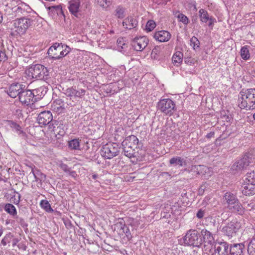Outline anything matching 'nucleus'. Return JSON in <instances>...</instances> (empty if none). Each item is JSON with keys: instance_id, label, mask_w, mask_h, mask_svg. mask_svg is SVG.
<instances>
[{"instance_id": "nucleus-37", "label": "nucleus", "mask_w": 255, "mask_h": 255, "mask_svg": "<svg viewBox=\"0 0 255 255\" xmlns=\"http://www.w3.org/2000/svg\"><path fill=\"white\" fill-rule=\"evenodd\" d=\"M241 56L245 60H249L250 58V54L247 45L242 47L240 51Z\"/></svg>"}, {"instance_id": "nucleus-55", "label": "nucleus", "mask_w": 255, "mask_h": 255, "mask_svg": "<svg viewBox=\"0 0 255 255\" xmlns=\"http://www.w3.org/2000/svg\"><path fill=\"white\" fill-rule=\"evenodd\" d=\"M16 193L18 195V196H17V198H14V201L13 202V203L17 205V204H18L20 202L21 196L19 193H18V192H16Z\"/></svg>"}, {"instance_id": "nucleus-38", "label": "nucleus", "mask_w": 255, "mask_h": 255, "mask_svg": "<svg viewBox=\"0 0 255 255\" xmlns=\"http://www.w3.org/2000/svg\"><path fill=\"white\" fill-rule=\"evenodd\" d=\"M191 230H189L186 235L182 239L180 240L181 245H184L185 246H190V240L191 239V234H190Z\"/></svg>"}, {"instance_id": "nucleus-62", "label": "nucleus", "mask_w": 255, "mask_h": 255, "mask_svg": "<svg viewBox=\"0 0 255 255\" xmlns=\"http://www.w3.org/2000/svg\"><path fill=\"white\" fill-rule=\"evenodd\" d=\"M205 188V186L204 185H202L199 188V192L201 193L204 191V189Z\"/></svg>"}, {"instance_id": "nucleus-2", "label": "nucleus", "mask_w": 255, "mask_h": 255, "mask_svg": "<svg viewBox=\"0 0 255 255\" xmlns=\"http://www.w3.org/2000/svg\"><path fill=\"white\" fill-rule=\"evenodd\" d=\"M34 22L30 16H21L16 18L11 22V29L17 34H24Z\"/></svg>"}, {"instance_id": "nucleus-46", "label": "nucleus", "mask_w": 255, "mask_h": 255, "mask_svg": "<svg viewBox=\"0 0 255 255\" xmlns=\"http://www.w3.org/2000/svg\"><path fill=\"white\" fill-rule=\"evenodd\" d=\"M200 41L195 36H192V45H193V49L195 50L199 49L200 48Z\"/></svg>"}, {"instance_id": "nucleus-7", "label": "nucleus", "mask_w": 255, "mask_h": 255, "mask_svg": "<svg viewBox=\"0 0 255 255\" xmlns=\"http://www.w3.org/2000/svg\"><path fill=\"white\" fill-rule=\"evenodd\" d=\"M14 2L11 0H5L0 5V7L4 10L5 14L11 15L15 13L14 17L19 16L25 11L21 7L14 6Z\"/></svg>"}, {"instance_id": "nucleus-61", "label": "nucleus", "mask_w": 255, "mask_h": 255, "mask_svg": "<svg viewBox=\"0 0 255 255\" xmlns=\"http://www.w3.org/2000/svg\"><path fill=\"white\" fill-rule=\"evenodd\" d=\"M1 243L2 245H3V246H5L7 244V242L6 241V239L4 238H3L2 240H1Z\"/></svg>"}, {"instance_id": "nucleus-51", "label": "nucleus", "mask_w": 255, "mask_h": 255, "mask_svg": "<svg viewBox=\"0 0 255 255\" xmlns=\"http://www.w3.org/2000/svg\"><path fill=\"white\" fill-rule=\"evenodd\" d=\"M245 179L254 180L255 181V172L254 171L248 172L246 175Z\"/></svg>"}, {"instance_id": "nucleus-8", "label": "nucleus", "mask_w": 255, "mask_h": 255, "mask_svg": "<svg viewBox=\"0 0 255 255\" xmlns=\"http://www.w3.org/2000/svg\"><path fill=\"white\" fill-rule=\"evenodd\" d=\"M157 108L161 112L167 115H171L176 110L174 102L170 99H163L157 103Z\"/></svg>"}, {"instance_id": "nucleus-19", "label": "nucleus", "mask_w": 255, "mask_h": 255, "mask_svg": "<svg viewBox=\"0 0 255 255\" xmlns=\"http://www.w3.org/2000/svg\"><path fill=\"white\" fill-rule=\"evenodd\" d=\"M201 231L192 230V247H201L202 244L203 238Z\"/></svg>"}, {"instance_id": "nucleus-56", "label": "nucleus", "mask_w": 255, "mask_h": 255, "mask_svg": "<svg viewBox=\"0 0 255 255\" xmlns=\"http://www.w3.org/2000/svg\"><path fill=\"white\" fill-rule=\"evenodd\" d=\"M243 183H249V184H255V180H251V179H245L244 182Z\"/></svg>"}, {"instance_id": "nucleus-60", "label": "nucleus", "mask_w": 255, "mask_h": 255, "mask_svg": "<svg viewBox=\"0 0 255 255\" xmlns=\"http://www.w3.org/2000/svg\"><path fill=\"white\" fill-rule=\"evenodd\" d=\"M205 168H202V169L199 170V174L197 175H204L205 170H204Z\"/></svg>"}, {"instance_id": "nucleus-20", "label": "nucleus", "mask_w": 255, "mask_h": 255, "mask_svg": "<svg viewBox=\"0 0 255 255\" xmlns=\"http://www.w3.org/2000/svg\"><path fill=\"white\" fill-rule=\"evenodd\" d=\"M153 37L159 42H166L170 39L171 34L167 31L161 30L155 32Z\"/></svg>"}, {"instance_id": "nucleus-26", "label": "nucleus", "mask_w": 255, "mask_h": 255, "mask_svg": "<svg viewBox=\"0 0 255 255\" xmlns=\"http://www.w3.org/2000/svg\"><path fill=\"white\" fill-rule=\"evenodd\" d=\"M138 142V139L136 136L131 135L127 137L122 143H124L126 146L136 148Z\"/></svg>"}, {"instance_id": "nucleus-57", "label": "nucleus", "mask_w": 255, "mask_h": 255, "mask_svg": "<svg viewBox=\"0 0 255 255\" xmlns=\"http://www.w3.org/2000/svg\"><path fill=\"white\" fill-rule=\"evenodd\" d=\"M184 62L185 63H186V64L190 65H191V57H185L184 58Z\"/></svg>"}, {"instance_id": "nucleus-50", "label": "nucleus", "mask_w": 255, "mask_h": 255, "mask_svg": "<svg viewBox=\"0 0 255 255\" xmlns=\"http://www.w3.org/2000/svg\"><path fill=\"white\" fill-rule=\"evenodd\" d=\"M8 59V57L5 54V50H0V62H5Z\"/></svg>"}, {"instance_id": "nucleus-1", "label": "nucleus", "mask_w": 255, "mask_h": 255, "mask_svg": "<svg viewBox=\"0 0 255 255\" xmlns=\"http://www.w3.org/2000/svg\"><path fill=\"white\" fill-rule=\"evenodd\" d=\"M239 107L246 111L255 109V88L243 89L238 95Z\"/></svg>"}, {"instance_id": "nucleus-28", "label": "nucleus", "mask_w": 255, "mask_h": 255, "mask_svg": "<svg viewBox=\"0 0 255 255\" xmlns=\"http://www.w3.org/2000/svg\"><path fill=\"white\" fill-rule=\"evenodd\" d=\"M122 144L123 148V152L125 156L129 158L136 156V152H135V148L126 146L125 144H124V143H123Z\"/></svg>"}, {"instance_id": "nucleus-21", "label": "nucleus", "mask_w": 255, "mask_h": 255, "mask_svg": "<svg viewBox=\"0 0 255 255\" xmlns=\"http://www.w3.org/2000/svg\"><path fill=\"white\" fill-rule=\"evenodd\" d=\"M33 96L34 102H36L41 99L46 93L47 90L43 86L40 87L37 89L31 90Z\"/></svg>"}, {"instance_id": "nucleus-12", "label": "nucleus", "mask_w": 255, "mask_h": 255, "mask_svg": "<svg viewBox=\"0 0 255 255\" xmlns=\"http://www.w3.org/2000/svg\"><path fill=\"white\" fill-rule=\"evenodd\" d=\"M148 42L146 36L136 37L132 40L131 45L135 50L141 51L147 46Z\"/></svg>"}, {"instance_id": "nucleus-34", "label": "nucleus", "mask_w": 255, "mask_h": 255, "mask_svg": "<svg viewBox=\"0 0 255 255\" xmlns=\"http://www.w3.org/2000/svg\"><path fill=\"white\" fill-rule=\"evenodd\" d=\"M48 9L49 10V13L51 15H55V14L57 15L63 14L61 5L49 6L48 7Z\"/></svg>"}, {"instance_id": "nucleus-58", "label": "nucleus", "mask_w": 255, "mask_h": 255, "mask_svg": "<svg viewBox=\"0 0 255 255\" xmlns=\"http://www.w3.org/2000/svg\"><path fill=\"white\" fill-rule=\"evenodd\" d=\"M126 230H125L124 227L123 228V232L126 234L127 237H128L129 235H130L129 230L127 227H126Z\"/></svg>"}, {"instance_id": "nucleus-11", "label": "nucleus", "mask_w": 255, "mask_h": 255, "mask_svg": "<svg viewBox=\"0 0 255 255\" xmlns=\"http://www.w3.org/2000/svg\"><path fill=\"white\" fill-rule=\"evenodd\" d=\"M53 116L50 111H43L41 112L37 118V121L40 126L48 125L49 128L52 130H54L55 127L51 123Z\"/></svg>"}, {"instance_id": "nucleus-16", "label": "nucleus", "mask_w": 255, "mask_h": 255, "mask_svg": "<svg viewBox=\"0 0 255 255\" xmlns=\"http://www.w3.org/2000/svg\"><path fill=\"white\" fill-rule=\"evenodd\" d=\"M227 207L232 212L237 213L240 215H243L245 211V208L238 199L236 200V202H234L233 203L229 205V206H227Z\"/></svg>"}, {"instance_id": "nucleus-6", "label": "nucleus", "mask_w": 255, "mask_h": 255, "mask_svg": "<svg viewBox=\"0 0 255 255\" xmlns=\"http://www.w3.org/2000/svg\"><path fill=\"white\" fill-rule=\"evenodd\" d=\"M120 149L119 145L116 143H107L102 146L100 154L105 158L111 159L119 154Z\"/></svg>"}, {"instance_id": "nucleus-48", "label": "nucleus", "mask_w": 255, "mask_h": 255, "mask_svg": "<svg viewBox=\"0 0 255 255\" xmlns=\"http://www.w3.org/2000/svg\"><path fill=\"white\" fill-rule=\"evenodd\" d=\"M178 18L179 19L180 21H181L184 24H187L188 23L189 20L186 16L185 15L179 13L177 16Z\"/></svg>"}, {"instance_id": "nucleus-10", "label": "nucleus", "mask_w": 255, "mask_h": 255, "mask_svg": "<svg viewBox=\"0 0 255 255\" xmlns=\"http://www.w3.org/2000/svg\"><path fill=\"white\" fill-rule=\"evenodd\" d=\"M86 93V91L81 88L72 87L69 88L65 90V94L67 97H69L72 101L73 103H70L71 106L75 105L74 101H78V99H82L84 98Z\"/></svg>"}, {"instance_id": "nucleus-52", "label": "nucleus", "mask_w": 255, "mask_h": 255, "mask_svg": "<svg viewBox=\"0 0 255 255\" xmlns=\"http://www.w3.org/2000/svg\"><path fill=\"white\" fill-rule=\"evenodd\" d=\"M229 134H228L226 133H223L222 134H221L216 140V142H218L219 141H221L223 139H226Z\"/></svg>"}, {"instance_id": "nucleus-14", "label": "nucleus", "mask_w": 255, "mask_h": 255, "mask_svg": "<svg viewBox=\"0 0 255 255\" xmlns=\"http://www.w3.org/2000/svg\"><path fill=\"white\" fill-rule=\"evenodd\" d=\"M214 250V255H229V244L225 242L216 243Z\"/></svg>"}, {"instance_id": "nucleus-33", "label": "nucleus", "mask_w": 255, "mask_h": 255, "mask_svg": "<svg viewBox=\"0 0 255 255\" xmlns=\"http://www.w3.org/2000/svg\"><path fill=\"white\" fill-rule=\"evenodd\" d=\"M183 54L177 51L172 56V61L174 65L178 66L182 61Z\"/></svg>"}, {"instance_id": "nucleus-23", "label": "nucleus", "mask_w": 255, "mask_h": 255, "mask_svg": "<svg viewBox=\"0 0 255 255\" xmlns=\"http://www.w3.org/2000/svg\"><path fill=\"white\" fill-rule=\"evenodd\" d=\"M123 26L125 28L131 29L135 28L137 24L136 19L132 16H128L123 22Z\"/></svg>"}, {"instance_id": "nucleus-47", "label": "nucleus", "mask_w": 255, "mask_h": 255, "mask_svg": "<svg viewBox=\"0 0 255 255\" xmlns=\"http://www.w3.org/2000/svg\"><path fill=\"white\" fill-rule=\"evenodd\" d=\"M202 168H206V167L201 165L192 166V175H197L199 174V170L202 169Z\"/></svg>"}, {"instance_id": "nucleus-59", "label": "nucleus", "mask_w": 255, "mask_h": 255, "mask_svg": "<svg viewBox=\"0 0 255 255\" xmlns=\"http://www.w3.org/2000/svg\"><path fill=\"white\" fill-rule=\"evenodd\" d=\"M214 134V132H210V133H208L207 134L206 137L208 138H211L213 136Z\"/></svg>"}, {"instance_id": "nucleus-9", "label": "nucleus", "mask_w": 255, "mask_h": 255, "mask_svg": "<svg viewBox=\"0 0 255 255\" xmlns=\"http://www.w3.org/2000/svg\"><path fill=\"white\" fill-rule=\"evenodd\" d=\"M252 162V155L249 153H246L243 157L233 164L231 170L234 174H236L249 165Z\"/></svg>"}, {"instance_id": "nucleus-27", "label": "nucleus", "mask_w": 255, "mask_h": 255, "mask_svg": "<svg viewBox=\"0 0 255 255\" xmlns=\"http://www.w3.org/2000/svg\"><path fill=\"white\" fill-rule=\"evenodd\" d=\"M237 199L236 195L231 192H226L223 198V202L225 204H227V206L236 202Z\"/></svg>"}, {"instance_id": "nucleus-18", "label": "nucleus", "mask_w": 255, "mask_h": 255, "mask_svg": "<svg viewBox=\"0 0 255 255\" xmlns=\"http://www.w3.org/2000/svg\"><path fill=\"white\" fill-rule=\"evenodd\" d=\"M245 249L243 244L229 245V255H243Z\"/></svg>"}, {"instance_id": "nucleus-4", "label": "nucleus", "mask_w": 255, "mask_h": 255, "mask_svg": "<svg viewBox=\"0 0 255 255\" xmlns=\"http://www.w3.org/2000/svg\"><path fill=\"white\" fill-rule=\"evenodd\" d=\"M242 226L243 223L235 218L224 226L222 228L221 231L228 237L233 238L236 237L238 233L242 232L243 230Z\"/></svg>"}, {"instance_id": "nucleus-41", "label": "nucleus", "mask_w": 255, "mask_h": 255, "mask_svg": "<svg viewBox=\"0 0 255 255\" xmlns=\"http://www.w3.org/2000/svg\"><path fill=\"white\" fill-rule=\"evenodd\" d=\"M68 146L71 149H79L80 146L79 139H74L71 140L68 142Z\"/></svg>"}, {"instance_id": "nucleus-49", "label": "nucleus", "mask_w": 255, "mask_h": 255, "mask_svg": "<svg viewBox=\"0 0 255 255\" xmlns=\"http://www.w3.org/2000/svg\"><path fill=\"white\" fill-rule=\"evenodd\" d=\"M193 248L195 249H192V255H201L202 254L203 250L201 247H193Z\"/></svg>"}, {"instance_id": "nucleus-15", "label": "nucleus", "mask_w": 255, "mask_h": 255, "mask_svg": "<svg viewBox=\"0 0 255 255\" xmlns=\"http://www.w3.org/2000/svg\"><path fill=\"white\" fill-rule=\"evenodd\" d=\"M18 99L22 104L26 105H29L35 102L31 90H26L25 88H24V90L20 93Z\"/></svg>"}, {"instance_id": "nucleus-44", "label": "nucleus", "mask_w": 255, "mask_h": 255, "mask_svg": "<svg viewBox=\"0 0 255 255\" xmlns=\"http://www.w3.org/2000/svg\"><path fill=\"white\" fill-rule=\"evenodd\" d=\"M97 2L103 8H107L112 4V0H97Z\"/></svg>"}, {"instance_id": "nucleus-35", "label": "nucleus", "mask_w": 255, "mask_h": 255, "mask_svg": "<svg viewBox=\"0 0 255 255\" xmlns=\"http://www.w3.org/2000/svg\"><path fill=\"white\" fill-rule=\"evenodd\" d=\"M114 15L118 18L123 19L125 16V8L121 5H118L114 11Z\"/></svg>"}, {"instance_id": "nucleus-63", "label": "nucleus", "mask_w": 255, "mask_h": 255, "mask_svg": "<svg viewBox=\"0 0 255 255\" xmlns=\"http://www.w3.org/2000/svg\"><path fill=\"white\" fill-rule=\"evenodd\" d=\"M157 49H158V48L155 47L154 49H153V50L152 51V53H156V52H157Z\"/></svg>"}, {"instance_id": "nucleus-25", "label": "nucleus", "mask_w": 255, "mask_h": 255, "mask_svg": "<svg viewBox=\"0 0 255 255\" xmlns=\"http://www.w3.org/2000/svg\"><path fill=\"white\" fill-rule=\"evenodd\" d=\"M53 110L58 114L62 113L65 108L63 101L60 99H56L55 100L52 105Z\"/></svg>"}, {"instance_id": "nucleus-24", "label": "nucleus", "mask_w": 255, "mask_h": 255, "mask_svg": "<svg viewBox=\"0 0 255 255\" xmlns=\"http://www.w3.org/2000/svg\"><path fill=\"white\" fill-rule=\"evenodd\" d=\"M242 193L246 196H250L255 194V184H249V183H243Z\"/></svg>"}, {"instance_id": "nucleus-22", "label": "nucleus", "mask_w": 255, "mask_h": 255, "mask_svg": "<svg viewBox=\"0 0 255 255\" xmlns=\"http://www.w3.org/2000/svg\"><path fill=\"white\" fill-rule=\"evenodd\" d=\"M80 5V0H70L69 1V10L73 15L76 17L78 16Z\"/></svg>"}, {"instance_id": "nucleus-13", "label": "nucleus", "mask_w": 255, "mask_h": 255, "mask_svg": "<svg viewBox=\"0 0 255 255\" xmlns=\"http://www.w3.org/2000/svg\"><path fill=\"white\" fill-rule=\"evenodd\" d=\"M25 88V86L19 83H14L10 85L8 91V95L11 98H14L19 95Z\"/></svg>"}, {"instance_id": "nucleus-42", "label": "nucleus", "mask_w": 255, "mask_h": 255, "mask_svg": "<svg viewBox=\"0 0 255 255\" xmlns=\"http://www.w3.org/2000/svg\"><path fill=\"white\" fill-rule=\"evenodd\" d=\"M32 172L36 180H40V181H44L46 179V175L37 170L36 173H35L34 171L32 170Z\"/></svg>"}, {"instance_id": "nucleus-40", "label": "nucleus", "mask_w": 255, "mask_h": 255, "mask_svg": "<svg viewBox=\"0 0 255 255\" xmlns=\"http://www.w3.org/2000/svg\"><path fill=\"white\" fill-rule=\"evenodd\" d=\"M40 206L44 209L46 212H52L53 210L51 207V205L47 200H42L40 203Z\"/></svg>"}, {"instance_id": "nucleus-45", "label": "nucleus", "mask_w": 255, "mask_h": 255, "mask_svg": "<svg viewBox=\"0 0 255 255\" xmlns=\"http://www.w3.org/2000/svg\"><path fill=\"white\" fill-rule=\"evenodd\" d=\"M156 26V24L153 20H148L146 24V30L147 31H152Z\"/></svg>"}, {"instance_id": "nucleus-39", "label": "nucleus", "mask_w": 255, "mask_h": 255, "mask_svg": "<svg viewBox=\"0 0 255 255\" xmlns=\"http://www.w3.org/2000/svg\"><path fill=\"white\" fill-rule=\"evenodd\" d=\"M5 211L9 214L14 216L17 214L15 207L11 204H6L4 207Z\"/></svg>"}, {"instance_id": "nucleus-29", "label": "nucleus", "mask_w": 255, "mask_h": 255, "mask_svg": "<svg viewBox=\"0 0 255 255\" xmlns=\"http://www.w3.org/2000/svg\"><path fill=\"white\" fill-rule=\"evenodd\" d=\"M7 125L10 127L13 130H14L18 134L25 135V133L21 130V127L16 123L12 121H7Z\"/></svg>"}, {"instance_id": "nucleus-64", "label": "nucleus", "mask_w": 255, "mask_h": 255, "mask_svg": "<svg viewBox=\"0 0 255 255\" xmlns=\"http://www.w3.org/2000/svg\"><path fill=\"white\" fill-rule=\"evenodd\" d=\"M98 177V175L96 174H94L92 175V177L94 179H96Z\"/></svg>"}, {"instance_id": "nucleus-54", "label": "nucleus", "mask_w": 255, "mask_h": 255, "mask_svg": "<svg viewBox=\"0 0 255 255\" xmlns=\"http://www.w3.org/2000/svg\"><path fill=\"white\" fill-rule=\"evenodd\" d=\"M153 2L157 4H165L169 0H152Z\"/></svg>"}, {"instance_id": "nucleus-53", "label": "nucleus", "mask_w": 255, "mask_h": 255, "mask_svg": "<svg viewBox=\"0 0 255 255\" xmlns=\"http://www.w3.org/2000/svg\"><path fill=\"white\" fill-rule=\"evenodd\" d=\"M204 211L202 209H200L196 214V216L199 219H201L204 217Z\"/></svg>"}, {"instance_id": "nucleus-43", "label": "nucleus", "mask_w": 255, "mask_h": 255, "mask_svg": "<svg viewBox=\"0 0 255 255\" xmlns=\"http://www.w3.org/2000/svg\"><path fill=\"white\" fill-rule=\"evenodd\" d=\"M117 45L119 50L126 48L127 44L124 41L123 38H119L117 40Z\"/></svg>"}, {"instance_id": "nucleus-30", "label": "nucleus", "mask_w": 255, "mask_h": 255, "mask_svg": "<svg viewBox=\"0 0 255 255\" xmlns=\"http://www.w3.org/2000/svg\"><path fill=\"white\" fill-rule=\"evenodd\" d=\"M201 234L203 240L205 243L211 244L214 241L213 237L212 234L209 231H208L207 230H202Z\"/></svg>"}, {"instance_id": "nucleus-17", "label": "nucleus", "mask_w": 255, "mask_h": 255, "mask_svg": "<svg viewBox=\"0 0 255 255\" xmlns=\"http://www.w3.org/2000/svg\"><path fill=\"white\" fill-rule=\"evenodd\" d=\"M200 20L203 22L206 23L209 21L208 26L212 28L214 23L216 22V20L212 16H209L207 11L203 9H200L199 11Z\"/></svg>"}, {"instance_id": "nucleus-36", "label": "nucleus", "mask_w": 255, "mask_h": 255, "mask_svg": "<svg viewBox=\"0 0 255 255\" xmlns=\"http://www.w3.org/2000/svg\"><path fill=\"white\" fill-rule=\"evenodd\" d=\"M169 162L171 164L179 165L180 166L185 164V160L183 158L179 156L174 157L171 158Z\"/></svg>"}, {"instance_id": "nucleus-31", "label": "nucleus", "mask_w": 255, "mask_h": 255, "mask_svg": "<svg viewBox=\"0 0 255 255\" xmlns=\"http://www.w3.org/2000/svg\"><path fill=\"white\" fill-rule=\"evenodd\" d=\"M58 166L64 172L68 173L71 176L73 177H75L76 176V172L75 171L71 170V168H69L67 164H64L63 162H60L58 164Z\"/></svg>"}, {"instance_id": "nucleus-5", "label": "nucleus", "mask_w": 255, "mask_h": 255, "mask_svg": "<svg viewBox=\"0 0 255 255\" xmlns=\"http://www.w3.org/2000/svg\"><path fill=\"white\" fill-rule=\"evenodd\" d=\"M28 72L29 77L37 80H46L49 75L47 69L41 64H35L31 66L29 68Z\"/></svg>"}, {"instance_id": "nucleus-3", "label": "nucleus", "mask_w": 255, "mask_h": 255, "mask_svg": "<svg viewBox=\"0 0 255 255\" xmlns=\"http://www.w3.org/2000/svg\"><path fill=\"white\" fill-rule=\"evenodd\" d=\"M70 48L67 45L62 43H55L49 47L47 54L51 59L53 60L59 59L68 54Z\"/></svg>"}, {"instance_id": "nucleus-32", "label": "nucleus", "mask_w": 255, "mask_h": 255, "mask_svg": "<svg viewBox=\"0 0 255 255\" xmlns=\"http://www.w3.org/2000/svg\"><path fill=\"white\" fill-rule=\"evenodd\" d=\"M247 252L249 255H255V235L249 241Z\"/></svg>"}]
</instances>
